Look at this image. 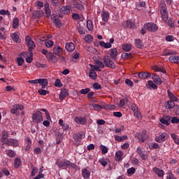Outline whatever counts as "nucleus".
Wrapping results in <instances>:
<instances>
[{
	"label": "nucleus",
	"mask_w": 179,
	"mask_h": 179,
	"mask_svg": "<svg viewBox=\"0 0 179 179\" xmlns=\"http://www.w3.org/2000/svg\"><path fill=\"white\" fill-rule=\"evenodd\" d=\"M160 8L161 17L164 22H167V20H169V12L167 11V6H166V3H161Z\"/></svg>",
	"instance_id": "obj_1"
},
{
	"label": "nucleus",
	"mask_w": 179,
	"mask_h": 179,
	"mask_svg": "<svg viewBox=\"0 0 179 179\" xmlns=\"http://www.w3.org/2000/svg\"><path fill=\"white\" fill-rule=\"evenodd\" d=\"M95 65L90 64L91 69H94L96 72H101V69H104V64L101 60L94 61Z\"/></svg>",
	"instance_id": "obj_2"
},
{
	"label": "nucleus",
	"mask_w": 179,
	"mask_h": 179,
	"mask_svg": "<svg viewBox=\"0 0 179 179\" xmlns=\"http://www.w3.org/2000/svg\"><path fill=\"white\" fill-rule=\"evenodd\" d=\"M103 61L105 66H106L107 68H110L112 69H115V63H114L113 60L110 59V57L104 56L103 58Z\"/></svg>",
	"instance_id": "obj_3"
},
{
	"label": "nucleus",
	"mask_w": 179,
	"mask_h": 179,
	"mask_svg": "<svg viewBox=\"0 0 179 179\" xmlns=\"http://www.w3.org/2000/svg\"><path fill=\"white\" fill-rule=\"evenodd\" d=\"M144 28L145 30H148V31H151L155 33V31H157L159 30V27L156 25V24L152 22H148L144 25Z\"/></svg>",
	"instance_id": "obj_4"
},
{
	"label": "nucleus",
	"mask_w": 179,
	"mask_h": 179,
	"mask_svg": "<svg viewBox=\"0 0 179 179\" xmlns=\"http://www.w3.org/2000/svg\"><path fill=\"white\" fill-rule=\"evenodd\" d=\"M32 120L36 124L39 122H43V113L41 111H36L32 115Z\"/></svg>",
	"instance_id": "obj_5"
},
{
	"label": "nucleus",
	"mask_w": 179,
	"mask_h": 179,
	"mask_svg": "<svg viewBox=\"0 0 179 179\" xmlns=\"http://www.w3.org/2000/svg\"><path fill=\"white\" fill-rule=\"evenodd\" d=\"M24 107L23 105H20V104H14L13 106V108L10 110L11 114H15V115H19L20 113L19 111H22Z\"/></svg>",
	"instance_id": "obj_6"
},
{
	"label": "nucleus",
	"mask_w": 179,
	"mask_h": 179,
	"mask_svg": "<svg viewBox=\"0 0 179 179\" xmlns=\"http://www.w3.org/2000/svg\"><path fill=\"white\" fill-rule=\"evenodd\" d=\"M40 111H43V113H45L46 120H48L43 121V125H44V127H50V121H51V116L50 115V113L45 108H41L40 109Z\"/></svg>",
	"instance_id": "obj_7"
},
{
	"label": "nucleus",
	"mask_w": 179,
	"mask_h": 179,
	"mask_svg": "<svg viewBox=\"0 0 179 179\" xmlns=\"http://www.w3.org/2000/svg\"><path fill=\"white\" fill-rule=\"evenodd\" d=\"M146 130H143L141 133H136L135 138H137L140 143H143L146 141Z\"/></svg>",
	"instance_id": "obj_8"
},
{
	"label": "nucleus",
	"mask_w": 179,
	"mask_h": 179,
	"mask_svg": "<svg viewBox=\"0 0 179 179\" xmlns=\"http://www.w3.org/2000/svg\"><path fill=\"white\" fill-rule=\"evenodd\" d=\"M25 41L27 47L29 48V51H31V50H34V48H36V43H34V41H31L30 36H26Z\"/></svg>",
	"instance_id": "obj_9"
},
{
	"label": "nucleus",
	"mask_w": 179,
	"mask_h": 179,
	"mask_svg": "<svg viewBox=\"0 0 179 179\" xmlns=\"http://www.w3.org/2000/svg\"><path fill=\"white\" fill-rule=\"evenodd\" d=\"M52 52L57 57H61V55H64V48L59 45H55L52 49Z\"/></svg>",
	"instance_id": "obj_10"
},
{
	"label": "nucleus",
	"mask_w": 179,
	"mask_h": 179,
	"mask_svg": "<svg viewBox=\"0 0 179 179\" xmlns=\"http://www.w3.org/2000/svg\"><path fill=\"white\" fill-rule=\"evenodd\" d=\"M136 153L139 155L142 160H146L148 159V154L146 151L143 150L142 148L138 147L136 149Z\"/></svg>",
	"instance_id": "obj_11"
},
{
	"label": "nucleus",
	"mask_w": 179,
	"mask_h": 179,
	"mask_svg": "<svg viewBox=\"0 0 179 179\" xmlns=\"http://www.w3.org/2000/svg\"><path fill=\"white\" fill-rule=\"evenodd\" d=\"M167 138H169V134L166 133H162L155 137V141L158 142L159 143H162V142H164Z\"/></svg>",
	"instance_id": "obj_12"
},
{
	"label": "nucleus",
	"mask_w": 179,
	"mask_h": 179,
	"mask_svg": "<svg viewBox=\"0 0 179 179\" xmlns=\"http://www.w3.org/2000/svg\"><path fill=\"white\" fill-rule=\"evenodd\" d=\"M46 59L48 62H52L53 64H57L58 62V57L52 52H50L48 56H47Z\"/></svg>",
	"instance_id": "obj_13"
},
{
	"label": "nucleus",
	"mask_w": 179,
	"mask_h": 179,
	"mask_svg": "<svg viewBox=\"0 0 179 179\" xmlns=\"http://www.w3.org/2000/svg\"><path fill=\"white\" fill-rule=\"evenodd\" d=\"M4 143L8 146H13V148H17V146H19V141L13 138L7 139Z\"/></svg>",
	"instance_id": "obj_14"
},
{
	"label": "nucleus",
	"mask_w": 179,
	"mask_h": 179,
	"mask_svg": "<svg viewBox=\"0 0 179 179\" xmlns=\"http://www.w3.org/2000/svg\"><path fill=\"white\" fill-rule=\"evenodd\" d=\"M72 10V7L71 6H64L60 9V13L63 15H69Z\"/></svg>",
	"instance_id": "obj_15"
},
{
	"label": "nucleus",
	"mask_w": 179,
	"mask_h": 179,
	"mask_svg": "<svg viewBox=\"0 0 179 179\" xmlns=\"http://www.w3.org/2000/svg\"><path fill=\"white\" fill-rule=\"evenodd\" d=\"M71 166H72V163L71 162V161L69 160H64V161H62L60 162H59L58 164V166L60 169H63V167H67L68 169H69V167H71Z\"/></svg>",
	"instance_id": "obj_16"
},
{
	"label": "nucleus",
	"mask_w": 179,
	"mask_h": 179,
	"mask_svg": "<svg viewBox=\"0 0 179 179\" xmlns=\"http://www.w3.org/2000/svg\"><path fill=\"white\" fill-rule=\"evenodd\" d=\"M68 96H69V92H68V90L62 89L59 94V99L63 101V100L66 99V97H68Z\"/></svg>",
	"instance_id": "obj_17"
},
{
	"label": "nucleus",
	"mask_w": 179,
	"mask_h": 179,
	"mask_svg": "<svg viewBox=\"0 0 179 179\" xmlns=\"http://www.w3.org/2000/svg\"><path fill=\"white\" fill-rule=\"evenodd\" d=\"M74 121L81 125H86V124H87V119H86V117H76Z\"/></svg>",
	"instance_id": "obj_18"
},
{
	"label": "nucleus",
	"mask_w": 179,
	"mask_h": 179,
	"mask_svg": "<svg viewBox=\"0 0 179 179\" xmlns=\"http://www.w3.org/2000/svg\"><path fill=\"white\" fill-rule=\"evenodd\" d=\"M131 109L134 112V117H136V118H139L141 117V110H139L136 104H132Z\"/></svg>",
	"instance_id": "obj_19"
},
{
	"label": "nucleus",
	"mask_w": 179,
	"mask_h": 179,
	"mask_svg": "<svg viewBox=\"0 0 179 179\" xmlns=\"http://www.w3.org/2000/svg\"><path fill=\"white\" fill-rule=\"evenodd\" d=\"M65 48L68 52H73V51H75V44L72 42L66 43Z\"/></svg>",
	"instance_id": "obj_20"
},
{
	"label": "nucleus",
	"mask_w": 179,
	"mask_h": 179,
	"mask_svg": "<svg viewBox=\"0 0 179 179\" xmlns=\"http://www.w3.org/2000/svg\"><path fill=\"white\" fill-rule=\"evenodd\" d=\"M152 171H154V173H155V174L158 176V177H159L160 178L164 177V171L157 167H154L152 169Z\"/></svg>",
	"instance_id": "obj_21"
},
{
	"label": "nucleus",
	"mask_w": 179,
	"mask_h": 179,
	"mask_svg": "<svg viewBox=\"0 0 179 179\" xmlns=\"http://www.w3.org/2000/svg\"><path fill=\"white\" fill-rule=\"evenodd\" d=\"M150 76H152L150 73L143 72V71L138 73V77L140 79H148V78H150Z\"/></svg>",
	"instance_id": "obj_22"
},
{
	"label": "nucleus",
	"mask_w": 179,
	"mask_h": 179,
	"mask_svg": "<svg viewBox=\"0 0 179 179\" xmlns=\"http://www.w3.org/2000/svg\"><path fill=\"white\" fill-rule=\"evenodd\" d=\"M101 17L102 18L103 22H108V19H110V13L108 11H102L101 13Z\"/></svg>",
	"instance_id": "obj_23"
},
{
	"label": "nucleus",
	"mask_w": 179,
	"mask_h": 179,
	"mask_svg": "<svg viewBox=\"0 0 179 179\" xmlns=\"http://www.w3.org/2000/svg\"><path fill=\"white\" fill-rule=\"evenodd\" d=\"M168 97L171 101H178V98L174 94L173 92L170 91V90H167Z\"/></svg>",
	"instance_id": "obj_24"
},
{
	"label": "nucleus",
	"mask_w": 179,
	"mask_h": 179,
	"mask_svg": "<svg viewBox=\"0 0 179 179\" xmlns=\"http://www.w3.org/2000/svg\"><path fill=\"white\" fill-rule=\"evenodd\" d=\"M10 38H12V40L13 41H15V43H17V44H19V43H20V41H22V39H20V38L19 36V34H17L16 32L11 34Z\"/></svg>",
	"instance_id": "obj_25"
},
{
	"label": "nucleus",
	"mask_w": 179,
	"mask_h": 179,
	"mask_svg": "<svg viewBox=\"0 0 179 179\" xmlns=\"http://www.w3.org/2000/svg\"><path fill=\"white\" fill-rule=\"evenodd\" d=\"M124 157V152L121 150H118L115 152V160L116 162H121Z\"/></svg>",
	"instance_id": "obj_26"
},
{
	"label": "nucleus",
	"mask_w": 179,
	"mask_h": 179,
	"mask_svg": "<svg viewBox=\"0 0 179 179\" xmlns=\"http://www.w3.org/2000/svg\"><path fill=\"white\" fill-rule=\"evenodd\" d=\"M152 79L153 82L156 83V85H162V83H163V80H162V78H160V76L156 74L152 75Z\"/></svg>",
	"instance_id": "obj_27"
},
{
	"label": "nucleus",
	"mask_w": 179,
	"mask_h": 179,
	"mask_svg": "<svg viewBox=\"0 0 179 179\" xmlns=\"http://www.w3.org/2000/svg\"><path fill=\"white\" fill-rule=\"evenodd\" d=\"M159 121L162 122V124H164L165 125H170L169 122L171 121V117L163 116V117H162Z\"/></svg>",
	"instance_id": "obj_28"
},
{
	"label": "nucleus",
	"mask_w": 179,
	"mask_h": 179,
	"mask_svg": "<svg viewBox=\"0 0 179 179\" xmlns=\"http://www.w3.org/2000/svg\"><path fill=\"white\" fill-rule=\"evenodd\" d=\"M39 85H41L42 89H45L48 86V80L47 78H39Z\"/></svg>",
	"instance_id": "obj_29"
},
{
	"label": "nucleus",
	"mask_w": 179,
	"mask_h": 179,
	"mask_svg": "<svg viewBox=\"0 0 179 179\" xmlns=\"http://www.w3.org/2000/svg\"><path fill=\"white\" fill-rule=\"evenodd\" d=\"M89 76L90 79H92V80H96L97 79V73H96V70L91 69L90 70Z\"/></svg>",
	"instance_id": "obj_30"
},
{
	"label": "nucleus",
	"mask_w": 179,
	"mask_h": 179,
	"mask_svg": "<svg viewBox=\"0 0 179 179\" xmlns=\"http://www.w3.org/2000/svg\"><path fill=\"white\" fill-rule=\"evenodd\" d=\"M59 124L60 127H62L64 131H68V129H69V124L67 123H64V120L62 119L59 120Z\"/></svg>",
	"instance_id": "obj_31"
},
{
	"label": "nucleus",
	"mask_w": 179,
	"mask_h": 179,
	"mask_svg": "<svg viewBox=\"0 0 179 179\" xmlns=\"http://www.w3.org/2000/svg\"><path fill=\"white\" fill-rule=\"evenodd\" d=\"M117 55H118V50L117 48H112L110 52V57L113 59H117Z\"/></svg>",
	"instance_id": "obj_32"
},
{
	"label": "nucleus",
	"mask_w": 179,
	"mask_h": 179,
	"mask_svg": "<svg viewBox=\"0 0 179 179\" xmlns=\"http://www.w3.org/2000/svg\"><path fill=\"white\" fill-rule=\"evenodd\" d=\"M145 86L147 89H154V90L157 89V85L155 84V83H153V81L152 80H148Z\"/></svg>",
	"instance_id": "obj_33"
},
{
	"label": "nucleus",
	"mask_w": 179,
	"mask_h": 179,
	"mask_svg": "<svg viewBox=\"0 0 179 179\" xmlns=\"http://www.w3.org/2000/svg\"><path fill=\"white\" fill-rule=\"evenodd\" d=\"M176 106V103H174V101H168L165 103V108L166 110H170L171 108H174Z\"/></svg>",
	"instance_id": "obj_34"
},
{
	"label": "nucleus",
	"mask_w": 179,
	"mask_h": 179,
	"mask_svg": "<svg viewBox=\"0 0 179 179\" xmlns=\"http://www.w3.org/2000/svg\"><path fill=\"white\" fill-rule=\"evenodd\" d=\"M169 62L172 64H179V56H171L169 57Z\"/></svg>",
	"instance_id": "obj_35"
},
{
	"label": "nucleus",
	"mask_w": 179,
	"mask_h": 179,
	"mask_svg": "<svg viewBox=\"0 0 179 179\" xmlns=\"http://www.w3.org/2000/svg\"><path fill=\"white\" fill-rule=\"evenodd\" d=\"M82 176L84 178H90V171L85 168L82 170Z\"/></svg>",
	"instance_id": "obj_36"
},
{
	"label": "nucleus",
	"mask_w": 179,
	"mask_h": 179,
	"mask_svg": "<svg viewBox=\"0 0 179 179\" xmlns=\"http://www.w3.org/2000/svg\"><path fill=\"white\" fill-rule=\"evenodd\" d=\"M91 109L94 110L95 111H101L103 110V106L96 103L91 104Z\"/></svg>",
	"instance_id": "obj_37"
},
{
	"label": "nucleus",
	"mask_w": 179,
	"mask_h": 179,
	"mask_svg": "<svg viewBox=\"0 0 179 179\" xmlns=\"http://www.w3.org/2000/svg\"><path fill=\"white\" fill-rule=\"evenodd\" d=\"M45 13L47 17L51 16V10L50 9V4L48 3H45Z\"/></svg>",
	"instance_id": "obj_38"
},
{
	"label": "nucleus",
	"mask_w": 179,
	"mask_h": 179,
	"mask_svg": "<svg viewBox=\"0 0 179 179\" xmlns=\"http://www.w3.org/2000/svg\"><path fill=\"white\" fill-rule=\"evenodd\" d=\"M72 17L73 19H74V20H80V22H83L85 19V17H83V15H80L78 13H73Z\"/></svg>",
	"instance_id": "obj_39"
},
{
	"label": "nucleus",
	"mask_w": 179,
	"mask_h": 179,
	"mask_svg": "<svg viewBox=\"0 0 179 179\" xmlns=\"http://www.w3.org/2000/svg\"><path fill=\"white\" fill-rule=\"evenodd\" d=\"M108 162H110L108 160V159L104 158V157L99 159V163H100V164H101V166H103V167H106V166H107V164H108Z\"/></svg>",
	"instance_id": "obj_40"
},
{
	"label": "nucleus",
	"mask_w": 179,
	"mask_h": 179,
	"mask_svg": "<svg viewBox=\"0 0 179 179\" xmlns=\"http://www.w3.org/2000/svg\"><path fill=\"white\" fill-rule=\"evenodd\" d=\"M177 54L176 51L167 50L163 52L164 57H167L169 55H176Z\"/></svg>",
	"instance_id": "obj_41"
},
{
	"label": "nucleus",
	"mask_w": 179,
	"mask_h": 179,
	"mask_svg": "<svg viewBox=\"0 0 179 179\" xmlns=\"http://www.w3.org/2000/svg\"><path fill=\"white\" fill-rule=\"evenodd\" d=\"M73 5L74 8H76V9H78V10H83L85 9V7L81 3L76 1H74Z\"/></svg>",
	"instance_id": "obj_42"
},
{
	"label": "nucleus",
	"mask_w": 179,
	"mask_h": 179,
	"mask_svg": "<svg viewBox=\"0 0 179 179\" xmlns=\"http://www.w3.org/2000/svg\"><path fill=\"white\" fill-rule=\"evenodd\" d=\"M122 48L124 51L129 52V51L132 49V45L124 43V44H122Z\"/></svg>",
	"instance_id": "obj_43"
},
{
	"label": "nucleus",
	"mask_w": 179,
	"mask_h": 179,
	"mask_svg": "<svg viewBox=\"0 0 179 179\" xmlns=\"http://www.w3.org/2000/svg\"><path fill=\"white\" fill-rule=\"evenodd\" d=\"M22 164V161L20 158H15L14 160V167L15 169H19Z\"/></svg>",
	"instance_id": "obj_44"
},
{
	"label": "nucleus",
	"mask_w": 179,
	"mask_h": 179,
	"mask_svg": "<svg viewBox=\"0 0 179 179\" xmlns=\"http://www.w3.org/2000/svg\"><path fill=\"white\" fill-rule=\"evenodd\" d=\"M153 69L155 72H162V73H166V69L162 66H155Z\"/></svg>",
	"instance_id": "obj_45"
},
{
	"label": "nucleus",
	"mask_w": 179,
	"mask_h": 179,
	"mask_svg": "<svg viewBox=\"0 0 179 179\" xmlns=\"http://www.w3.org/2000/svg\"><path fill=\"white\" fill-rule=\"evenodd\" d=\"M99 45H100L101 47H103V48H111V47H112L111 43H106V42H104V41H101V42L99 43Z\"/></svg>",
	"instance_id": "obj_46"
},
{
	"label": "nucleus",
	"mask_w": 179,
	"mask_h": 179,
	"mask_svg": "<svg viewBox=\"0 0 179 179\" xmlns=\"http://www.w3.org/2000/svg\"><path fill=\"white\" fill-rule=\"evenodd\" d=\"M8 138H9V134H8V132L3 131L2 132V137H1L2 142H3L5 143V142H6V141H8V139H9Z\"/></svg>",
	"instance_id": "obj_47"
},
{
	"label": "nucleus",
	"mask_w": 179,
	"mask_h": 179,
	"mask_svg": "<svg viewBox=\"0 0 179 179\" xmlns=\"http://www.w3.org/2000/svg\"><path fill=\"white\" fill-rule=\"evenodd\" d=\"M135 45L137 48H142L143 47V43H142V41H141V39H136Z\"/></svg>",
	"instance_id": "obj_48"
},
{
	"label": "nucleus",
	"mask_w": 179,
	"mask_h": 179,
	"mask_svg": "<svg viewBox=\"0 0 179 179\" xmlns=\"http://www.w3.org/2000/svg\"><path fill=\"white\" fill-rule=\"evenodd\" d=\"M19 27V18L15 17L13 21V29H17Z\"/></svg>",
	"instance_id": "obj_49"
},
{
	"label": "nucleus",
	"mask_w": 179,
	"mask_h": 179,
	"mask_svg": "<svg viewBox=\"0 0 179 179\" xmlns=\"http://www.w3.org/2000/svg\"><path fill=\"white\" fill-rule=\"evenodd\" d=\"M125 24L126 27H128L129 29H134L135 27V24L130 20H127Z\"/></svg>",
	"instance_id": "obj_50"
},
{
	"label": "nucleus",
	"mask_w": 179,
	"mask_h": 179,
	"mask_svg": "<svg viewBox=\"0 0 179 179\" xmlns=\"http://www.w3.org/2000/svg\"><path fill=\"white\" fill-rule=\"evenodd\" d=\"M165 23H167V24L169 26V27H174L175 24H174V19L173 18H169L167 20L166 22H165Z\"/></svg>",
	"instance_id": "obj_51"
},
{
	"label": "nucleus",
	"mask_w": 179,
	"mask_h": 179,
	"mask_svg": "<svg viewBox=\"0 0 179 179\" xmlns=\"http://www.w3.org/2000/svg\"><path fill=\"white\" fill-rule=\"evenodd\" d=\"M84 40L86 43H92L93 41V36L88 34L85 36Z\"/></svg>",
	"instance_id": "obj_52"
},
{
	"label": "nucleus",
	"mask_w": 179,
	"mask_h": 179,
	"mask_svg": "<svg viewBox=\"0 0 179 179\" xmlns=\"http://www.w3.org/2000/svg\"><path fill=\"white\" fill-rule=\"evenodd\" d=\"M87 27L90 31H92V30H93V22H92V20H88L87 21Z\"/></svg>",
	"instance_id": "obj_53"
},
{
	"label": "nucleus",
	"mask_w": 179,
	"mask_h": 179,
	"mask_svg": "<svg viewBox=\"0 0 179 179\" xmlns=\"http://www.w3.org/2000/svg\"><path fill=\"white\" fill-rule=\"evenodd\" d=\"M6 155L8 156V157H15V156H16V152L12 150H9L6 151Z\"/></svg>",
	"instance_id": "obj_54"
},
{
	"label": "nucleus",
	"mask_w": 179,
	"mask_h": 179,
	"mask_svg": "<svg viewBox=\"0 0 179 179\" xmlns=\"http://www.w3.org/2000/svg\"><path fill=\"white\" fill-rule=\"evenodd\" d=\"M38 93H39V94H41V96H45L47 94H49L50 92H48L45 90L39 89L38 91Z\"/></svg>",
	"instance_id": "obj_55"
},
{
	"label": "nucleus",
	"mask_w": 179,
	"mask_h": 179,
	"mask_svg": "<svg viewBox=\"0 0 179 179\" xmlns=\"http://www.w3.org/2000/svg\"><path fill=\"white\" fill-rule=\"evenodd\" d=\"M171 136L173 138V142H175L176 145H179V138L177 137V135H176V134H171Z\"/></svg>",
	"instance_id": "obj_56"
},
{
	"label": "nucleus",
	"mask_w": 179,
	"mask_h": 179,
	"mask_svg": "<svg viewBox=\"0 0 179 179\" xmlns=\"http://www.w3.org/2000/svg\"><path fill=\"white\" fill-rule=\"evenodd\" d=\"M45 47H47V48H51V47H52V45H54V42L52 41H46L45 42Z\"/></svg>",
	"instance_id": "obj_57"
},
{
	"label": "nucleus",
	"mask_w": 179,
	"mask_h": 179,
	"mask_svg": "<svg viewBox=\"0 0 179 179\" xmlns=\"http://www.w3.org/2000/svg\"><path fill=\"white\" fill-rule=\"evenodd\" d=\"M100 149L101 150L102 155H106V153L108 152V149L107 148V147L103 145H100Z\"/></svg>",
	"instance_id": "obj_58"
},
{
	"label": "nucleus",
	"mask_w": 179,
	"mask_h": 179,
	"mask_svg": "<svg viewBox=\"0 0 179 179\" xmlns=\"http://www.w3.org/2000/svg\"><path fill=\"white\" fill-rule=\"evenodd\" d=\"M17 63L18 66H22V65H23V64L24 63V59H23V58H22V57H17Z\"/></svg>",
	"instance_id": "obj_59"
},
{
	"label": "nucleus",
	"mask_w": 179,
	"mask_h": 179,
	"mask_svg": "<svg viewBox=\"0 0 179 179\" xmlns=\"http://www.w3.org/2000/svg\"><path fill=\"white\" fill-rule=\"evenodd\" d=\"M89 92H90V88L87 87V88H85V89H82L80 91V94H87V93H89Z\"/></svg>",
	"instance_id": "obj_60"
},
{
	"label": "nucleus",
	"mask_w": 179,
	"mask_h": 179,
	"mask_svg": "<svg viewBox=\"0 0 179 179\" xmlns=\"http://www.w3.org/2000/svg\"><path fill=\"white\" fill-rule=\"evenodd\" d=\"M55 87H62V83H61V80L57 79L55 82Z\"/></svg>",
	"instance_id": "obj_61"
},
{
	"label": "nucleus",
	"mask_w": 179,
	"mask_h": 179,
	"mask_svg": "<svg viewBox=\"0 0 179 179\" xmlns=\"http://www.w3.org/2000/svg\"><path fill=\"white\" fill-rule=\"evenodd\" d=\"M135 171H136L135 168H134V167L129 168L127 170V174H129V176H132V174H135Z\"/></svg>",
	"instance_id": "obj_62"
},
{
	"label": "nucleus",
	"mask_w": 179,
	"mask_h": 179,
	"mask_svg": "<svg viewBox=\"0 0 179 179\" xmlns=\"http://www.w3.org/2000/svg\"><path fill=\"white\" fill-rule=\"evenodd\" d=\"M36 6H37V9H41V8L44 7V3H43V1H36Z\"/></svg>",
	"instance_id": "obj_63"
},
{
	"label": "nucleus",
	"mask_w": 179,
	"mask_h": 179,
	"mask_svg": "<svg viewBox=\"0 0 179 179\" xmlns=\"http://www.w3.org/2000/svg\"><path fill=\"white\" fill-rule=\"evenodd\" d=\"M93 87L96 90H100V89H101V85L99 84V83H94L93 84Z\"/></svg>",
	"instance_id": "obj_64"
}]
</instances>
